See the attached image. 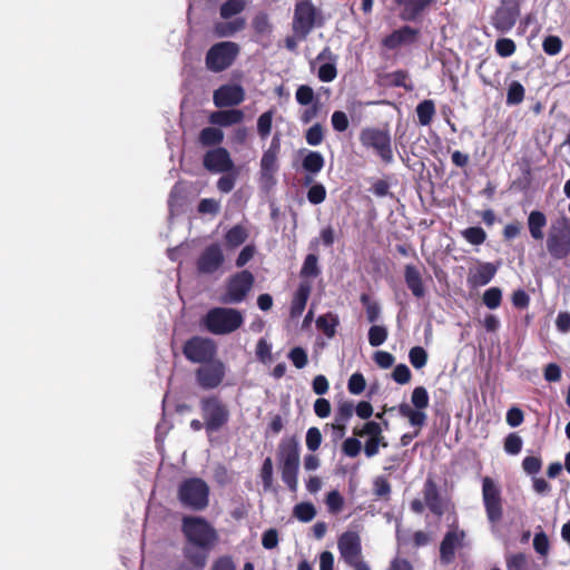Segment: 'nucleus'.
Wrapping results in <instances>:
<instances>
[{"label":"nucleus","mask_w":570,"mask_h":570,"mask_svg":"<svg viewBox=\"0 0 570 570\" xmlns=\"http://www.w3.org/2000/svg\"><path fill=\"white\" fill-rule=\"evenodd\" d=\"M181 531L187 540L184 548H194L208 557L218 542L216 529L203 517H184Z\"/></svg>","instance_id":"nucleus-1"},{"label":"nucleus","mask_w":570,"mask_h":570,"mask_svg":"<svg viewBox=\"0 0 570 570\" xmlns=\"http://www.w3.org/2000/svg\"><path fill=\"white\" fill-rule=\"evenodd\" d=\"M277 459L282 480L291 492L298 488L299 443L295 436L285 438L278 445Z\"/></svg>","instance_id":"nucleus-2"},{"label":"nucleus","mask_w":570,"mask_h":570,"mask_svg":"<svg viewBox=\"0 0 570 570\" xmlns=\"http://www.w3.org/2000/svg\"><path fill=\"white\" fill-rule=\"evenodd\" d=\"M244 323L240 311L232 307H213L202 317L200 325L210 334L227 335L234 333Z\"/></svg>","instance_id":"nucleus-3"},{"label":"nucleus","mask_w":570,"mask_h":570,"mask_svg":"<svg viewBox=\"0 0 570 570\" xmlns=\"http://www.w3.org/2000/svg\"><path fill=\"white\" fill-rule=\"evenodd\" d=\"M178 499L184 507L203 511L209 504V487L200 478L186 479L179 484Z\"/></svg>","instance_id":"nucleus-4"},{"label":"nucleus","mask_w":570,"mask_h":570,"mask_svg":"<svg viewBox=\"0 0 570 570\" xmlns=\"http://www.w3.org/2000/svg\"><path fill=\"white\" fill-rule=\"evenodd\" d=\"M547 250L557 261L570 255V218L562 216L551 223L547 236Z\"/></svg>","instance_id":"nucleus-5"},{"label":"nucleus","mask_w":570,"mask_h":570,"mask_svg":"<svg viewBox=\"0 0 570 570\" xmlns=\"http://www.w3.org/2000/svg\"><path fill=\"white\" fill-rule=\"evenodd\" d=\"M199 406L207 432H216L229 421L228 405L216 394L203 396Z\"/></svg>","instance_id":"nucleus-6"},{"label":"nucleus","mask_w":570,"mask_h":570,"mask_svg":"<svg viewBox=\"0 0 570 570\" xmlns=\"http://www.w3.org/2000/svg\"><path fill=\"white\" fill-rule=\"evenodd\" d=\"M360 142L366 149H373L385 164L393 161L392 140L389 129L365 127L360 132Z\"/></svg>","instance_id":"nucleus-7"},{"label":"nucleus","mask_w":570,"mask_h":570,"mask_svg":"<svg viewBox=\"0 0 570 570\" xmlns=\"http://www.w3.org/2000/svg\"><path fill=\"white\" fill-rule=\"evenodd\" d=\"M254 283L255 277L248 269L235 273L227 279L219 302L227 305L242 303L252 291Z\"/></svg>","instance_id":"nucleus-8"},{"label":"nucleus","mask_w":570,"mask_h":570,"mask_svg":"<svg viewBox=\"0 0 570 570\" xmlns=\"http://www.w3.org/2000/svg\"><path fill=\"white\" fill-rule=\"evenodd\" d=\"M239 53V46L233 41H222L213 45L205 56L206 68L212 72L228 69Z\"/></svg>","instance_id":"nucleus-9"},{"label":"nucleus","mask_w":570,"mask_h":570,"mask_svg":"<svg viewBox=\"0 0 570 570\" xmlns=\"http://www.w3.org/2000/svg\"><path fill=\"white\" fill-rule=\"evenodd\" d=\"M181 352L190 363L203 364L217 357L218 347L213 338L194 335L185 341Z\"/></svg>","instance_id":"nucleus-10"},{"label":"nucleus","mask_w":570,"mask_h":570,"mask_svg":"<svg viewBox=\"0 0 570 570\" xmlns=\"http://www.w3.org/2000/svg\"><path fill=\"white\" fill-rule=\"evenodd\" d=\"M318 16L320 12L311 0L298 1L294 8L293 35L299 41L305 40L314 29Z\"/></svg>","instance_id":"nucleus-11"},{"label":"nucleus","mask_w":570,"mask_h":570,"mask_svg":"<svg viewBox=\"0 0 570 570\" xmlns=\"http://www.w3.org/2000/svg\"><path fill=\"white\" fill-rule=\"evenodd\" d=\"M430 396L424 386H416L411 394V403H401L397 407L401 416L406 417L412 426L422 428L426 422L424 410L429 406Z\"/></svg>","instance_id":"nucleus-12"},{"label":"nucleus","mask_w":570,"mask_h":570,"mask_svg":"<svg viewBox=\"0 0 570 570\" xmlns=\"http://www.w3.org/2000/svg\"><path fill=\"white\" fill-rule=\"evenodd\" d=\"M337 548L341 558L354 570H371L368 564L362 560V544L357 532L342 533L337 541Z\"/></svg>","instance_id":"nucleus-13"},{"label":"nucleus","mask_w":570,"mask_h":570,"mask_svg":"<svg viewBox=\"0 0 570 570\" xmlns=\"http://www.w3.org/2000/svg\"><path fill=\"white\" fill-rule=\"evenodd\" d=\"M482 501L490 523L497 524L503 517V499L500 485L490 476L482 479Z\"/></svg>","instance_id":"nucleus-14"},{"label":"nucleus","mask_w":570,"mask_h":570,"mask_svg":"<svg viewBox=\"0 0 570 570\" xmlns=\"http://www.w3.org/2000/svg\"><path fill=\"white\" fill-rule=\"evenodd\" d=\"M226 365L218 357L199 364L195 370V381L199 389L212 391L222 385L226 376Z\"/></svg>","instance_id":"nucleus-15"},{"label":"nucleus","mask_w":570,"mask_h":570,"mask_svg":"<svg viewBox=\"0 0 570 570\" xmlns=\"http://www.w3.org/2000/svg\"><path fill=\"white\" fill-rule=\"evenodd\" d=\"M439 0H392L397 18L403 22H417Z\"/></svg>","instance_id":"nucleus-16"},{"label":"nucleus","mask_w":570,"mask_h":570,"mask_svg":"<svg viewBox=\"0 0 570 570\" xmlns=\"http://www.w3.org/2000/svg\"><path fill=\"white\" fill-rule=\"evenodd\" d=\"M203 166L214 174L234 171L235 164L225 147L208 149L203 156Z\"/></svg>","instance_id":"nucleus-17"},{"label":"nucleus","mask_w":570,"mask_h":570,"mask_svg":"<svg viewBox=\"0 0 570 570\" xmlns=\"http://www.w3.org/2000/svg\"><path fill=\"white\" fill-rule=\"evenodd\" d=\"M465 531L459 527L450 528L440 543V561L442 564H451L455 560V550L463 548Z\"/></svg>","instance_id":"nucleus-18"},{"label":"nucleus","mask_w":570,"mask_h":570,"mask_svg":"<svg viewBox=\"0 0 570 570\" xmlns=\"http://www.w3.org/2000/svg\"><path fill=\"white\" fill-rule=\"evenodd\" d=\"M225 256L219 244H210L200 253L196 261L199 274L212 275L224 264Z\"/></svg>","instance_id":"nucleus-19"},{"label":"nucleus","mask_w":570,"mask_h":570,"mask_svg":"<svg viewBox=\"0 0 570 570\" xmlns=\"http://www.w3.org/2000/svg\"><path fill=\"white\" fill-rule=\"evenodd\" d=\"M244 100L245 90L240 85H222L213 94V101L217 108L238 106Z\"/></svg>","instance_id":"nucleus-20"},{"label":"nucleus","mask_w":570,"mask_h":570,"mask_svg":"<svg viewBox=\"0 0 570 570\" xmlns=\"http://www.w3.org/2000/svg\"><path fill=\"white\" fill-rule=\"evenodd\" d=\"M499 263L483 262L469 269L466 283L470 288H478L488 285L499 269Z\"/></svg>","instance_id":"nucleus-21"},{"label":"nucleus","mask_w":570,"mask_h":570,"mask_svg":"<svg viewBox=\"0 0 570 570\" xmlns=\"http://www.w3.org/2000/svg\"><path fill=\"white\" fill-rule=\"evenodd\" d=\"M423 499L429 510L436 517H442L445 513V500L442 498L439 487L433 478L429 476L423 485Z\"/></svg>","instance_id":"nucleus-22"},{"label":"nucleus","mask_w":570,"mask_h":570,"mask_svg":"<svg viewBox=\"0 0 570 570\" xmlns=\"http://www.w3.org/2000/svg\"><path fill=\"white\" fill-rule=\"evenodd\" d=\"M419 35V29L409 24H404L401 28L392 31L390 35L385 36L382 40V45L389 50H394L402 45H410L415 42Z\"/></svg>","instance_id":"nucleus-23"},{"label":"nucleus","mask_w":570,"mask_h":570,"mask_svg":"<svg viewBox=\"0 0 570 570\" xmlns=\"http://www.w3.org/2000/svg\"><path fill=\"white\" fill-rule=\"evenodd\" d=\"M278 168V156L264 151L261 159L259 184L265 190H271L276 185L275 175Z\"/></svg>","instance_id":"nucleus-24"},{"label":"nucleus","mask_w":570,"mask_h":570,"mask_svg":"<svg viewBox=\"0 0 570 570\" xmlns=\"http://www.w3.org/2000/svg\"><path fill=\"white\" fill-rule=\"evenodd\" d=\"M519 13L518 4H503L495 10L492 17V26L502 33L508 32L514 27Z\"/></svg>","instance_id":"nucleus-25"},{"label":"nucleus","mask_w":570,"mask_h":570,"mask_svg":"<svg viewBox=\"0 0 570 570\" xmlns=\"http://www.w3.org/2000/svg\"><path fill=\"white\" fill-rule=\"evenodd\" d=\"M311 291H312V284L308 281H302L298 284V287L295 291L292 302H291V307H289L291 318H293V320L298 318L303 314V312L306 307L308 297L311 295Z\"/></svg>","instance_id":"nucleus-26"},{"label":"nucleus","mask_w":570,"mask_h":570,"mask_svg":"<svg viewBox=\"0 0 570 570\" xmlns=\"http://www.w3.org/2000/svg\"><path fill=\"white\" fill-rule=\"evenodd\" d=\"M184 560L178 562L175 570H203L207 556L194 548H183Z\"/></svg>","instance_id":"nucleus-27"},{"label":"nucleus","mask_w":570,"mask_h":570,"mask_svg":"<svg viewBox=\"0 0 570 570\" xmlns=\"http://www.w3.org/2000/svg\"><path fill=\"white\" fill-rule=\"evenodd\" d=\"M404 281L414 297L422 298L425 296V286L423 283L422 274L415 265H405Z\"/></svg>","instance_id":"nucleus-28"},{"label":"nucleus","mask_w":570,"mask_h":570,"mask_svg":"<svg viewBox=\"0 0 570 570\" xmlns=\"http://www.w3.org/2000/svg\"><path fill=\"white\" fill-rule=\"evenodd\" d=\"M245 114L240 109H226L217 110L209 115V122L214 126L229 127L240 124L244 120Z\"/></svg>","instance_id":"nucleus-29"},{"label":"nucleus","mask_w":570,"mask_h":570,"mask_svg":"<svg viewBox=\"0 0 570 570\" xmlns=\"http://www.w3.org/2000/svg\"><path fill=\"white\" fill-rule=\"evenodd\" d=\"M331 60V62L323 63L318 68L317 77L323 82H331L337 76V69L335 66L336 57L331 51L330 47H325L316 57L317 61Z\"/></svg>","instance_id":"nucleus-30"},{"label":"nucleus","mask_w":570,"mask_h":570,"mask_svg":"<svg viewBox=\"0 0 570 570\" xmlns=\"http://www.w3.org/2000/svg\"><path fill=\"white\" fill-rule=\"evenodd\" d=\"M246 27L245 18H236L232 21H217L214 23V35L218 38H227L244 30Z\"/></svg>","instance_id":"nucleus-31"},{"label":"nucleus","mask_w":570,"mask_h":570,"mask_svg":"<svg viewBox=\"0 0 570 570\" xmlns=\"http://www.w3.org/2000/svg\"><path fill=\"white\" fill-rule=\"evenodd\" d=\"M547 216L540 210H532L527 219L530 236L534 240H542L544 238L543 229L547 226Z\"/></svg>","instance_id":"nucleus-32"},{"label":"nucleus","mask_w":570,"mask_h":570,"mask_svg":"<svg viewBox=\"0 0 570 570\" xmlns=\"http://www.w3.org/2000/svg\"><path fill=\"white\" fill-rule=\"evenodd\" d=\"M224 140V132L217 127H205L198 135V144L203 147H220Z\"/></svg>","instance_id":"nucleus-33"},{"label":"nucleus","mask_w":570,"mask_h":570,"mask_svg":"<svg viewBox=\"0 0 570 570\" xmlns=\"http://www.w3.org/2000/svg\"><path fill=\"white\" fill-rule=\"evenodd\" d=\"M340 325V318L336 314L328 312L320 315L316 320V327L327 338H333L336 334V328Z\"/></svg>","instance_id":"nucleus-34"},{"label":"nucleus","mask_w":570,"mask_h":570,"mask_svg":"<svg viewBox=\"0 0 570 570\" xmlns=\"http://www.w3.org/2000/svg\"><path fill=\"white\" fill-rule=\"evenodd\" d=\"M325 159L320 151L308 150L302 159V168L311 175H317L324 167Z\"/></svg>","instance_id":"nucleus-35"},{"label":"nucleus","mask_w":570,"mask_h":570,"mask_svg":"<svg viewBox=\"0 0 570 570\" xmlns=\"http://www.w3.org/2000/svg\"><path fill=\"white\" fill-rule=\"evenodd\" d=\"M409 72L406 70H396L385 73L382 77L383 83L389 87H402L406 91L413 90V85L407 83Z\"/></svg>","instance_id":"nucleus-36"},{"label":"nucleus","mask_w":570,"mask_h":570,"mask_svg":"<svg viewBox=\"0 0 570 570\" xmlns=\"http://www.w3.org/2000/svg\"><path fill=\"white\" fill-rule=\"evenodd\" d=\"M417 121L421 126H429L435 116V104L431 99H425L416 106Z\"/></svg>","instance_id":"nucleus-37"},{"label":"nucleus","mask_w":570,"mask_h":570,"mask_svg":"<svg viewBox=\"0 0 570 570\" xmlns=\"http://www.w3.org/2000/svg\"><path fill=\"white\" fill-rule=\"evenodd\" d=\"M248 233L242 225L233 226L226 234L225 240L228 247L235 248L246 242Z\"/></svg>","instance_id":"nucleus-38"},{"label":"nucleus","mask_w":570,"mask_h":570,"mask_svg":"<svg viewBox=\"0 0 570 570\" xmlns=\"http://www.w3.org/2000/svg\"><path fill=\"white\" fill-rule=\"evenodd\" d=\"M321 274V268L318 266V257L315 254H308L303 263V266L299 272V276L302 278H315Z\"/></svg>","instance_id":"nucleus-39"},{"label":"nucleus","mask_w":570,"mask_h":570,"mask_svg":"<svg viewBox=\"0 0 570 570\" xmlns=\"http://www.w3.org/2000/svg\"><path fill=\"white\" fill-rule=\"evenodd\" d=\"M244 0H227L219 8V14L222 19H230L234 16L239 14L245 9Z\"/></svg>","instance_id":"nucleus-40"},{"label":"nucleus","mask_w":570,"mask_h":570,"mask_svg":"<svg viewBox=\"0 0 570 570\" xmlns=\"http://www.w3.org/2000/svg\"><path fill=\"white\" fill-rule=\"evenodd\" d=\"M293 515L301 522H309L315 518L316 509L311 502H301L294 507Z\"/></svg>","instance_id":"nucleus-41"},{"label":"nucleus","mask_w":570,"mask_h":570,"mask_svg":"<svg viewBox=\"0 0 570 570\" xmlns=\"http://www.w3.org/2000/svg\"><path fill=\"white\" fill-rule=\"evenodd\" d=\"M274 114L275 110L269 109L257 119V134L262 139H266L271 135Z\"/></svg>","instance_id":"nucleus-42"},{"label":"nucleus","mask_w":570,"mask_h":570,"mask_svg":"<svg viewBox=\"0 0 570 570\" xmlns=\"http://www.w3.org/2000/svg\"><path fill=\"white\" fill-rule=\"evenodd\" d=\"M325 136V128L322 124L316 122L305 131V140L309 146H320Z\"/></svg>","instance_id":"nucleus-43"},{"label":"nucleus","mask_w":570,"mask_h":570,"mask_svg":"<svg viewBox=\"0 0 570 570\" xmlns=\"http://www.w3.org/2000/svg\"><path fill=\"white\" fill-rule=\"evenodd\" d=\"M461 234L468 243L475 246L483 244L487 239V233L480 226L468 227Z\"/></svg>","instance_id":"nucleus-44"},{"label":"nucleus","mask_w":570,"mask_h":570,"mask_svg":"<svg viewBox=\"0 0 570 570\" xmlns=\"http://www.w3.org/2000/svg\"><path fill=\"white\" fill-rule=\"evenodd\" d=\"M524 87L519 81H512L508 88L507 92V104L509 106H515L523 101L524 99Z\"/></svg>","instance_id":"nucleus-45"},{"label":"nucleus","mask_w":570,"mask_h":570,"mask_svg":"<svg viewBox=\"0 0 570 570\" xmlns=\"http://www.w3.org/2000/svg\"><path fill=\"white\" fill-rule=\"evenodd\" d=\"M387 328L383 325H372L368 330V343L373 347L382 345L387 338Z\"/></svg>","instance_id":"nucleus-46"},{"label":"nucleus","mask_w":570,"mask_h":570,"mask_svg":"<svg viewBox=\"0 0 570 570\" xmlns=\"http://www.w3.org/2000/svg\"><path fill=\"white\" fill-rule=\"evenodd\" d=\"M224 175L217 180V189L222 193H229L234 189L238 177V169L234 167V171L223 173Z\"/></svg>","instance_id":"nucleus-47"},{"label":"nucleus","mask_w":570,"mask_h":570,"mask_svg":"<svg viewBox=\"0 0 570 570\" xmlns=\"http://www.w3.org/2000/svg\"><path fill=\"white\" fill-rule=\"evenodd\" d=\"M483 303L490 309H495L501 305L502 291L499 287H490L483 294Z\"/></svg>","instance_id":"nucleus-48"},{"label":"nucleus","mask_w":570,"mask_h":570,"mask_svg":"<svg viewBox=\"0 0 570 570\" xmlns=\"http://www.w3.org/2000/svg\"><path fill=\"white\" fill-rule=\"evenodd\" d=\"M409 360L416 370L424 367L428 363V353L421 346H414L409 352Z\"/></svg>","instance_id":"nucleus-49"},{"label":"nucleus","mask_w":570,"mask_h":570,"mask_svg":"<svg viewBox=\"0 0 570 570\" xmlns=\"http://www.w3.org/2000/svg\"><path fill=\"white\" fill-rule=\"evenodd\" d=\"M522 444V439L515 432H513L505 436L503 446L508 454L517 455L521 452Z\"/></svg>","instance_id":"nucleus-50"},{"label":"nucleus","mask_w":570,"mask_h":570,"mask_svg":"<svg viewBox=\"0 0 570 570\" xmlns=\"http://www.w3.org/2000/svg\"><path fill=\"white\" fill-rule=\"evenodd\" d=\"M354 412V404L352 401L341 402L335 412L334 420L340 423H347Z\"/></svg>","instance_id":"nucleus-51"},{"label":"nucleus","mask_w":570,"mask_h":570,"mask_svg":"<svg viewBox=\"0 0 570 570\" xmlns=\"http://www.w3.org/2000/svg\"><path fill=\"white\" fill-rule=\"evenodd\" d=\"M261 479L264 490H271L273 487V461L269 456L266 458L262 464Z\"/></svg>","instance_id":"nucleus-52"},{"label":"nucleus","mask_w":570,"mask_h":570,"mask_svg":"<svg viewBox=\"0 0 570 570\" xmlns=\"http://www.w3.org/2000/svg\"><path fill=\"white\" fill-rule=\"evenodd\" d=\"M326 198V188L323 184H313L307 190V200L313 205L323 203Z\"/></svg>","instance_id":"nucleus-53"},{"label":"nucleus","mask_w":570,"mask_h":570,"mask_svg":"<svg viewBox=\"0 0 570 570\" xmlns=\"http://www.w3.org/2000/svg\"><path fill=\"white\" fill-rule=\"evenodd\" d=\"M533 549L537 553L542 557H547L550 551V542L546 532L540 531L534 534L533 538Z\"/></svg>","instance_id":"nucleus-54"},{"label":"nucleus","mask_w":570,"mask_h":570,"mask_svg":"<svg viewBox=\"0 0 570 570\" xmlns=\"http://www.w3.org/2000/svg\"><path fill=\"white\" fill-rule=\"evenodd\" d=\"M515 43L510 38H500L495 42V51L500 57L508 58L515 52Z\"/></svg>","instance_id":"nucleus-55"},{"label":"nucleus","mask_w":570,"mask_h":570,"mask_svg":"<svg viewBox=\"0 0 570 570\" xmlns=\"http://www.w3.org/2000/svg\"><path fill=\"white\" fill-rule=\"evenodd\" d=\"M543 51L549 56H556L560 53L562 49V40L558 36H548L542 42Z\"/></svg>","instance_id":"nucleus-56"},{"label":"nucleus","mask_w":570,"mask_h":570,"mask_svg":"<svg viewBox=\"0 0 570 570\" xmlns=\"http://www.w3.org/2000/svg\"><path fill=\"white\" fill-rule=\"evenodd\" d=\"M314 90L307 85H301L295 92L296 101L302 106H308L314 101Z\"/></svg>","instance_id":"nucleus-57"},{"label":"nucleus","mask_w":570,"mask_h":570,"mask_svg":"<svg viewBox=\"0 0 570 570\" xmlns=\"http://www.w3.org/2000/svg\"><path fill=\"white\" fill-rule=\"evenodd\" d=\"M508 570H528V559L524 553H514L507 558Z\"/></svg>","instance_id":"nucleus-58"},{"label":"nucleus","mask_w":570,"mask_h":570,"mask_svg":"<svg viewBox=\"0 0 570 570\" xmlns=\"http://www.w3.org/2000/svg\"><path fill=\"white\" fill-rule=\"evenodd\" d=\"M331 124L333 129L338 132L345 131L350 126L348 118L342 110H336L332 114Z\"/></svg>","instance_id":"nucleus-59"},{"label":"nucleus","mask_w":570,"mask_h":570,"mask_svg":"<svg viewBox=\"0 0 570 570\" xmlns=\"http://www.w3.org/2000/svg\"><path fill=\"white\" fill-rule=\"evenodd\" d=\"M288 358L292 361L296 368L305 367L308 362L307 353L303 347L299 346H296L289 351Z\"/></svg>","instance_id":"nucleus-60"},{"label":"nucleus","mask_w":570,"mask_h":570,"mask_svg":"<svg viewBox=\"0 0 570 570\" xmlns=\"http://www.w3.org/2000/svg\"><path fill=\"white\" fill-rule=\"evenodd\" d=\"M365 386H366V382H365L363 374L357 372V373H354L351 375L348 383H347V389H348L350 393H352L354 395H358L365 390Z\"/></svg>","instance_id":"nucleus-61"},{"label":"nucleus","mask_w":570,"mask_h":570,"mask_svg":"<svg viewBox=\"0 0 570 570\" xmlns=\"http://www.w3.org/2000/svg\"><path fill=\"white\" fill-rule=\"evenodd\" d=\"M326 504L332 513H337L343 509L344 499L338 491L333 490L326 495Z\"/></svg>","instance_id":"nucleus-62"},{"label":"nucleus","mask_w":570,"mask_h":570,"mask_svg":"<svg viewBox=\"0 0 570 570\" xmlns=\"http://www.w3.org/2000/svg\"><path fill=\"white\" fill-rule=\"evenodd\" d=\"M322 443V433L318 428L312 426L306 433V446L309 451L318 450Z\"/></svg>","instance_id":"nucleus-63"},{"label":"nucleus","mask_w":570,"mask_h":570,"mask_svg":"<svg viewBox=\"0 0 570 570\" xmlns=\"http://www.w3.org/2000/svg\"><path fill=\"white\" fill-rule=\"evenodd\" d=\"M392 379L399 384H407L412 379V373L407 365L397 364L392 372Z\"/></svg>","instance_id":"nucleus-64"}]
</instances>
